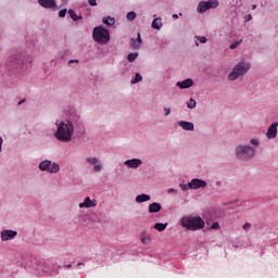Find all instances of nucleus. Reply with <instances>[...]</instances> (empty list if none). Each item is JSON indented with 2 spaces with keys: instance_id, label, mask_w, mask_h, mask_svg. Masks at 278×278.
I'll return each mask as SVG.
<instances>
[{
  "instance_id": "1",
  "label": "nucleus",
  "mask_w": 278,
  "mask_h": 278,
  "mask_svg": "<svg viewBox=\"0 0 278 278\" xmlns=\"http://www.w3.org/2000/svg\"><path fill=\"white\" fill-rule=\"evenodd\" d=\"M74 135V125L70 121L61 122L58 124L56 132L54 137L62 142L72 141Z\"/></svg>"
},
{
  "instance_id": "2",
  "label": "nucleus",
  "mask_w": 278,
  "mask_h": 278,
  "mask_svg": "<svg viewBox=\"0 0 278 278\" xmlns=\"http://www.w3.org/2000/svg\"><path fill=\"white\" fill-rule=\"evenodd\" d=\"M180 225L187 228V230L197 231L205 228V220H203V218L199 216H184L182 218H180Z\"/></svg>"
},
{
  "instance_id": "3",
  "label": "nucleus",
  "mask_w": 278,
  "mask_h": 278,
  "mask_svg": "<svg viewBox=\"0 0 278 278\" xmlns=\"http://www.w3.org/2000/svg\"><path fill=\"white\" fill-rule=\"evenodd\" d=\"M249 70H251V64L241 62L236 65L235 68H232V72L230 74H228V79L230 81H235L238 78L244 76L249 72Z\"/></svg>"
},
{
  "instance_id": "4",
  "label": "nucleus",
  "mask_w": 278,
  "mask_h": 278,
  "mask_svg": "<svg viewBox=\"0 0 278 278\" xmlns=\"http://www.w3.org/2000/svg\"><path fill=\"white\" fill-rule=\"evenodd\" d=\"M92 37L97 43L105 45L110 40V33L108 29H104L101 26H99V27L93 28Z\"/></svg>"
},
{
  "instance_id": "5",
  "label": "nucleus",
  "mask_w": 278,
  "mask_h": 278,
  "mask_svg": "<svg viewBox=\"0 0 278 278\" xmlns=\"http://www.w3.org/2000/svg\"><path fill=\"white\" fill-rule=\"evenodd\" d=\"M255 154V151L252 149V147L245 146V147H238L236 149V156H238L241 161H249L253 157Z\"/></svg>"
},
{
  "instance_id": "6",
  "label": "nucleus",
  "mask_w": 278,
  "mask_h": 278,
  "mask_svg": "<svg viewBox=\"0 0 278 278\" xmlns=\"http://www.w3.org/2000/svg\"><path fill=\"white\" fill-rule=\"evenodd\" d=\"M39 168L41 172H47L50 174H56L60 172V165L51 163V161H41Z\"/></svg>"
},
{
  "instance_id": "7",
  "label": "nucleus",
  "mask_w": 278,
  "mask_h": 278,
  "mask_svg": "<svg viewBox=\"0 0 278 278\" xmlns=\"http://www.w3.org/2000/svg\"><path fill=\"white\" fill-rule=\"evenodd\" d=\"M219 5V1L218 0H207V2H200V4H198V13H205L206 11H208L210 9H216Z\"/></svg>"
},
{
  "instance_id": "8",
  "label": "nucleus",
  "mask_w": 278,
  "mask_h": 278,
  "mask_svg": "<svg viewBox=\"0 0 278 278\" xmlns=\"http://www.w3.org/2000/svg\"><path fill=\"white\" fill-rule=\"evenodd\" d=\"M207 184L205 180H200L197 178H193L189 184L188 187L190 190H199V189H203L206 188Z\"/></svg>"
},
{
  "instance_id": "9",
  "label": "nucleus",
  "mask_w": 278,
  "mask_h": 278,
  "mask_svg": "<svg viewBox=\"0 0 278 278\" xmlns=\"http://www.w3.org/2000/svg\"><path fill=\"white\" fill-rule=\"evenodd\" d=\"M98 205V202L96 201V199H91L89 197H86L85 202L79 203V208H92L96 207Z\"/></svg>"
},
{
  "instance_id": "10",
  "label": "nucleus",
  "mask_w": 278,
  "mask_h": 278,
  "mask_svg": "<svg viewBox=\"0 0 278 278\" xmlns=\"http://www.w3.org/2000/svg\"><path fill=\"white\" fill-rule=\"evenodd\" d=\"M277 126H278V122L273 123L271 125H269V128H267V132H266L267 139H276V137H277Z\"/></svg>"
},
{
  "instance_id": "11",
  "label": "nucleus",
  "mask_w": 278,
  "mask_h": 278,
  "mask_svg": "<svg viewBox=\"0 0 278 278\" xmlns=\"http://www.w3.org/2000/svg\"><path fill=\"white\" fill-rule=\"evenodd\" d=\"M86 162H88L89 165H93V172L99 173L102 170L101 162H99L98 159L88 157V159H86Z\"/></svg>"
},
{
  "instance_id": "12",
  "label": "nucleus",
  "mask_w": 278,
  "mask_h": 278,
  "mask_svg": "<svg viewBox=\"0 0 278 278\" xmlns=\"http://www.w3.org/2000/svg\"><path fill=\"white\" fill-rule=\"evenodd\" d=\"M16 236V231L14 230H4L1 232V240L2 241H10V240H14Z\"/></svg>"
},
{
  "instance_id": "13",
  "label": "nucleus",
  "mask_w": 278,
  "mask_h": 278,
  "mask_svg": "<svg viewBox=\"0 0 278 278\" xmlns=\"http://www.w3.org/2000/svg\"><path fill=\"white\" fill-rule=\"evenodd\" d=\"M124 165L127 166V168H134L137 169L141 165L140 159H131L124 162Z\"/></svg>"
},
{
  "instance_id": "14",
  "label": "nucleus",
  "mask_w": 278,
  "mask_h": 278,
  "mask_svg": "<svg viewBox=\"0 0 278 278\" xmlns=\"http://www.w3.org/2000/svg\"><path fill=\"white\" fill-rule=\"evenodd\" d=\"M176 86H178L179 89H189L190 87L193 86V80L190 78H187L182 81L176 83Z\"/></svg>"
},
{
  "instance_id": "15",
  "label": "nucleus",
  "mask_w": 278,
  "mask_h": 278,
  "mask_svg": "<svg viewBox=\"0 0 278 278\" xmlns=\"http://www.w3.org/2000/svg\"><path fill=\"white\" fill-rule=\"evenodd\" d=\"M141 43H142L141 36L138 33L137 34V39H131L130 48L134 49V50H138L140 48Z\"/></svg>"
},
{
  "instance_id": "16",
  "label": "nucleus",
  "mask_w": 278,
  "mask_h": 278,
  "mask_svg": "<svg viewBox=\"0 0 278 278\" xmlns=\"http://www.w3.org/2000/svg\"><path fill=\"white\" fill-rule=\"evenodd\" d=\"M162 210V205L157 202L149 204V214H156Z\"/></svg>"
},
{
  "instance_id": "17",
  "label": "nucleus",
  "mask_w": 278,
  "mask_h": 278,
  "mask_svg": "<svg viewBox=\"0 0 278 278\" xmlns=\"http://www.w3.org/2000/svg\"><path fill=\"white\" fill-rule=\"evenodd\" d=\"M41 8L51 9L55 7L54 0H39Z\"/></svg>"
},
{
  "instance_id": "18",
  "label": "nucleus",
  "mask_w": 278,
  "mask_h": 278,
  "mask_svg": "<svg viewBox=\"0 0 278 278\" xmlns=\"http://www.w3.org/2000/svg\"><path fill=\"white\" fill-rule=\"evenodd\" d=\"M179 126L182 127L184 130L193 131V123L180 121Z\"/></svg>"
},
{
  "instance_id": "19",
  "label": "nucleus",
  "mask_w": 278,
  "mask_h": 278,
  "mask_svg": "<svg viewBox=\"0 0 278 278\" xmlns=\"http://www.w3.org/2000/svg\"><path fill=\"white\" fill-rule=\"evenodd\" d=\"M151 200V197L149 194H138L136 198H135V201L137 203H144V202H148Z\"/></svg>"
},
{
  "instance_id": "20",
  "label": "nucleus",
  "mask_w": 278,
  "mask_h": 278,
  "mask_svg": "<svg viewBox=\"0 0 278 278\" xmlns=\"http://www.w3.org/2000/svg\"><path fill=\"white\" fill-rule=\"evenodd\" d=\"M167 228V223H156L154 225V229L157 230L159 232H163Z\"/></svg>"
},
{
  "instance_id": "21",
  "label": "nucleus",
  "mask_w": 278,
  "mask_h": 278,
  "mask_svg": "<svg viewBox=\"0 0 278 278\" xmlns=\"http://www.w3.org/2000/svg\"><path fill=\"white\" fill-rule=\"evenodd\" d=\"M13 65L16 67H21L23 65V55L20 54L15 59H13Z\"/></svg>"
},
{
  "instance_id": "22",
  "label": "nucleus",
  "mask_w": 278,
  "mask_h": 278,
  "mask_svg": "<svg viewBox=\"0 0 278 278\" xmlns=\"http://www.w3.org/2000/svg\"><path fill=\"white\" fill-rule=\"evenodd\" d=\"M162 27V20L161 18H155L154 21H152V28L154 29H161Z\"/></svg>"
},
{
  "instance_id": "23",
  "label": "nucleus",
  "mask_w": 278,
  "mask_h": 278,
  "mask_svg": "<svg viewBox=\"0 0 278 278\" xmlns=\"http://www.w3.org/2000/svg\"><path fill=\"white\" fill-rule=\"evenodd\" d=\"M140 240H141V243L144 245H148L151 243V237L147 235H141Z\"/></svg>"
},
{
  "instance_id": "24",
  "label": "nucleus",
  "mask_w": 278,
  "mask_h": 278,
  "mask_svg": "<svg viewBox=\"0 0 278 278\" xmlns=\"http://www.w3.org/2000/svg\"><path fill=\"white\" fill-rule=\"evenodd\" d=\"M102 22L105 25L112 26L113 24H115V18H113V17H103Z\"/></svg>"
},
{
  "instance_id": "25",
  "label": "nucleus",
  "mask_w": 278,
  "mask_h": 278,
  "mask_svg": "<svg viewBox=\"0 0 278 278\" xmlns=\"http://www.w3.org/2000/svg\"><path fill=\"white\" fill-rule=\"evenodd\" d=\"M68 15H71V18L74 20V22L81 20V16H78L74 10H68Z\"/></svg>"
},
{
  "instance_id": "26",
  "label": "nucleus",
  "mask_w": 278,
  "mask_h": 278,
  "mask_svg": "<svg viewBox=\"0 0 278 278\" xmlns=\"http://www.w3.org/2000/svg\"><path fill=\"white\" fill-rule=\"evenodd\" d=\"M142 79H143V77H141V75L137 73V74H135V78L131 79L130 84H131V85L138 84V83H140Z\"/></svg>"
},
{
  "instance_id": "27",
  "label": "nucleus",
  "mask_w": 278,
  "mask_h": 278,
  "mask_svg": "<svg viewBox=\"0 0 278 278\" xmlns=\"http://www.w3.org/2000/svg\"><path fill=\"white\" fill-rule=\"evenodd\" d=\"M187 108L190 110H193L197 108V101L193 99H190L189 102H187Z\"/></svg>"
},
{
  "instance_id": "28",
  "label": "nucleus",
  "mask_w": 278,
  "mask_h": 278,
  "mask_svg": "<svg viewBox=\"0 0 278 278\" xmlns=\"http://www.w3.org/2000/svg\"><path fill=\"white\" fill-rule=\"evenodd\" d=\"M137 58H138V53H129L127 55L128 62H135L137 60Z\"/></svg>"
},
{
  "instance_id": "29",
  "label": "nucleus",
  "mask_w": 278,
  "mask_h": 278,
  "mask_svg": "<svg viewBox=\"0 0 278 278\" xmlns=\"http://www.w3.org/2000/svg\"><path fill=\"white\" fill-rule=\"evenodd\" d=\"M136 17H137L136 12H128L127 13L128 22H132L134 20H136Z\"/></svg>"
},
{
  "instance_id": "30",
  "label": "nucleus",
  "mask_w": 278,
  "mask_h": 278,
  "mask_svg": "<svg viewBox=\"0 0 278 278\" xmlns=\"http://www.w3.org/2000/svg\"><path fill=\"white\" fill-rule=\"evenodd\" d=\"M195 39L200 42V43H206L207 39L205 36H195Z\"/></svg>"
},
{
  "instance_id": "31",
  "label": "nucleus",
  "mask_w": 278,
  "mask_h": 278,
  "mask_svg": "<svg viewBox=\"0 0 278 278\" xmlns=\"http://www.w3.org/2000/svg\"><path fill=\"white\" fill-rule=\"evenodd\" d=\"M241 43H242V40H241V41H236V42H233V43L230 45V49H231V50H235V49H237Z\"/></svg>"
},
{
  "instance_id": "32",
  "label": "nucleus",
  "mask_w": 278,
  "mask_h": 278,
  "mask_svg": "<svg viewBox=\"0 0 278 278\" xmlns=\"http://www.w3.org/2000/svg\"><path fill=\"white\" fill-rule=\"evenodd\" d=\"M211 230H220L219 223L215 222L213 226H211Z\"/></svg>"
},
{
  "instance_id": "33",
  "label": "nucleus",
  "mask_w": 278,
  "mask_h": 278,
  "mask_svg": "<svg viewBox=\"0 0 278 278\" xmlns=\"http://www.w3.org/2000/svg\"><path fill=\"white\" fill-rule=\"evenodd\" d=\"M242 229L245 230V231L250 230L251 229V223L243 224Z\"/></svg>"
},
{
  "instance_id": "34",
  "label": "nucleus",
  "mask_w": 278,
  "mask_h": 278,
  "mask_svg": "<svg viewBox=\"0 0 278 278\" xmlns=\"http://www.w3.org/2000/svg\"><path fill=\"white\" fill-rule=\"evenodd\" d=\"M67 10H61L59 11V17L63 18L64 16H66Z\"/></svg>"
},
{
  "instance_id": "35",
  "label": "nucleus",
  "mask_w": 278,
  "mask_h": 278,
  "mask_svg": "<svg viewBox=\"0 0 278 278\" xmlns=\"http://www.w3.org/2000/svg\"><path fill=\"white\" fill-rule=\"evenodd\" d=\"M180 189H181L182 191H188V190H190V188H189L188 185H180Z\"/></svg>"
},
{
  "instance_id": "36",
  "label": "nucleus",
  "mask_w": 278,
  "mask_h": 278,
  "mask_svg": "<svg viewBox=\"0 0 278 278\" xmlns=\"http://www.w3.org/2000/svg\"><path fill=\"white\" fill-rule=\"evenodd\" d=\"M168 194H178V190H176V189H168Z\"/></svg>"
},
{
  "instance_id": "37",
  "label": "nucleus",
  "mask_w": 278,
  "mask_h": 278,
  "mask_svg": "<svg viewBox=\"0 0 278 278\" xmlns=\"http://www.w3.org/2000/svg\"><path fill=\"white\" fill-rule=\"evenodd\" d=\"M250 144H252V146H258V140H256V139H252V140H250Z\"/></svg>"
},
{
  "instance_id": "38",
  "label": "nucleus",
  "mask_w": 278,
  "mask_h": 278,
  "mask_svg": "<svg viewBox=\"0 0 278 278\" xmlns=\"http://www.w3.org/2000/svg\"><path fill=\"white\" fill-rule=\"evenodd\" d=\"M88 3H89V5H91V7L98 5V3L96 2V0H88Z\"/></svg>"
},
{
  "instance_id": "39",
  "label": "nucleus",
  "mask_w": 278,
  "mask_h": 278,
  "mask_svg": "<svg viewBox=\"0 0 278 278\" xmlns=\"http://www.w3.org/2000/svg\"><path fill=\"white\" fill-rule=\"evenodd\" d=\"M163 111H165V116H169L170 115V109H163Z\"/></svg>"
},
{
  "instance_id": "40",
  "label": "nucleus",
  "mask_w": 278,
  "mask_h": 278,
  "mask_svg": "<svg viewBox=\"0 0 278 278\" xmlns=\"http://www.w3.org/2000/svg\"><path fill=\"white\" fill-rule=\"evenodd\" d=\"M251 20H252V15L245 16V22H251Z\"/></svg>"
},
{
  "instance_id": "41",
  "label": "nucleus",
  "mask_w": 278,
  "mask_h": 278,
  "mask_svg": "<svg viewBox=\"0 0 278 278\" xmlns=\"http://www.w3.org/2000/svg\"><path fill=\"white\" fill-rule=\"evenodd\" d=\"M23 103H25V100L20 101V102H18V105H22Z\"/></svg>"
},
{
  "instance_id": "42",
  "label": "nucleus",
  "mask_w": 278,
  "mask_h": 278,
  "mask_svg": "<svg viewBox=\"0 0 278 278\" xmlns=\"http://www.w3.org/2000/svg\"><path fill=\"white\" fill-rule=\"evenodd\" d=\"M173 18L177 20V18H178V15H177V14L173 15Z\"/></svg>"
},
{
  "instance_id": "43",
  "label": "nucleus",
  "mask_w": 278,
  "mask_h": 278,
  "mask_svg": "<svg viewBox=\"0 0 278 278\" xmlns=\"http://www.w3.org/2000/svg\"><path fill=\"white\" fill-rule=\"evenodd\" d=\"M74 62H76V63H77L78 61H68V64H72V63H74Z\"/></svg>"
},
{
  "instance_id": "44",
  "label": "nucleus",
  "mask_w": 278,
  "mask_h": 278,
  "mask_svg": "<svg viewBox=\"0 0 278 278\" xmlns=\"http://www.w3.org/2000/svg\"><path fill=\"white\" fill-rule=\"evenodd\" d=\"M72 267V265H65V268H71Z\"/></svg>"
},
{
  "instance_id": "45",
  "label": "nucleus",
  "mask_w": 278,
  "mask_h": 278,
  "mask_svg": "<svg viewBox=\"0 0 278 278\" xmlns=\"http://www.w3.org/2000/svg\"><path fill=\"white\" fill-rule=\"evenodd\" d=\"M62 3H67V0H62Z\"/></svg>"
},
{
  "instance_id": "46",
  "label": "nucleus",
  "mask_w": 278,
  "mask_h": 278,
  "mask_svg": "<svg viewBox=\"0 0 278 278\" xmlns=\"http://www.w3.org/2000/svg\"><path fill=\"white\" fill-rule=\"evenodd\" d=\"M255 9H256V5H253V7H252V10H255Z\"/></svg>"
},
{
  "instance_id": "47",
  "label": "nucleus",
  "mask_w": 278,
  "mask_h": 278,
  "mask_svg": "<svg viewBox=\"0 0 278 278\" xmlns=\"http://www.w3.org/2000/svg\"><path fill=\"white\" fill-rule=\"evenodd\" d=\"M84 264L83 263H78V266H83Z\"/></svg>"
}]
</instances>
